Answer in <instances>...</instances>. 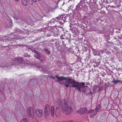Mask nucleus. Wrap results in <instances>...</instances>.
I'll list each match as a JSON object with an SVG mask.
<instances>
[{
    "label": "nucleus",
    "instance_id": "nucleus-35",
    "mask_svg": "<svg viewBox=\"0 0 122 122\" xmlns=\"http://www.w3.org/2000/svg\"><path fill=\"white\" fill-rule=\"evenodd\" d=\"M14 18L15 19H16V20H19V19H20V18L19 17H17V16L15 17H14Z\"/></svg>",
    "mask_w": 122,
    "mask_h": 122
},
{
    "label": "nucleus",
    "instance_id": "nucleus-25",
    "mask_svg": "<svg viewBox=\"0 0 122 122\" xmlns=\"http://www.w3.org/2000/svg\"><path fill=\"white\" fill-rule=\"evenodd\" d=\"M4 88V85L2 84H0V90L2 91Z\"/></svg>",
    "mask_w": 122,
    "mask_h": 122
},
{
    "label": "nucleus",
    "instance_id": "nucleus-21",
    "mask_svg": "<svg viewBox=\"0 0 122 122\" xmlns=\"http://www.w3.org/2000/svg\"><path fill=\"white\" fill-rule=\"evenodd\" d=\"M64 16H65L64 18L63 17V21L64 22H65L66 21H67L66 20L67 19V17L68 18H70V17H69V16H65V15H64Z\"/></svg>",
    "mask_w": 122,
    "mask_h": 122
},
{
    "label": "nucleus",
    "instance_id": "nucleus-44",
    "mask_svg": "<svg viewBox=\"0 0 122 122\" xmlns=\"http://www.w3.org/2000/svg\"><path fill=\"white\" fill-rule=\"evenodd\" d=\"M52 78H53V79H55V77H53H53H52Z\"/></svg>",
    "mask_w": 122,
    "mask_h": 122
},
{
    "label": "nucleus",
    "instance_id": "nucleus-28",
    "mask_svg": "<svg viewBox=\"0 0 122 122\" xmlns=\"http://www.w3.org/2000/svg\"><path fill=\"white\" fill-rule=\"evenodd\" d=\"M51 34L53 36H57V34H56L55 32H54L53 31L51 32Z\"/></svg>",
    "mask_w": 122,
    "mask_h": 122
},
{
    "label": "nucleus",
    "instance_id": "nucleus-3",
    "mask_svg": "<svg viewBox=\"0 0 122 122\" xmlns=\"http://www.w3.org/2000/svg\"><path fill=\"white\" fill-rule=\"evenodd\" d=\"M27 112L28 116L33 118L34 117L35 113L33 108L31 107H29L27 109Z\"/></svg>",
    "mask_w": 122,
    "mask_h": 122
},
{
    "label": "nucleus",
    "instance_id": "nucleus-13",
    "mask_svg": "<svg viewBox=\"0 0 122 122\" xmlns=\"http://www.w3.org/2000/svg\"><path fill=\"white\" fill-rule=\"evenodd\" d=\"M112 82L114 84H116L118 83L120 84H122V81L119 80H116L114 79L112 81Z\"/></svg>",
    "mask_w": 122,
    "mask_h": 122
},
{
    "label": "nucleus",
    "instance_id": "nucleus-18",
    "mask_svg": "<svg viewBox=\"0 0 122 122\" xmlns=\"http://www.w3.org/2000/svg\"><path fill=\"white\" fill-rule=\"evenodd\" d=\"M22 4L25 6L27 5V3L26 0H21Z\"/></svg>",
    "mask_w": 122,
    "mask_h": 122
},
{
    "label": "nucleus",
    "instance_id": "nucleus-2",
    "mask_svg": "<svg viewBox=\"0 0 122 122\" xmlns=\"http://www.w3.org/2000/svg\"><path fill=\"white\" fill-rule=\"evenodd\" d=\"M61 105L62 112H66V115H69L72 112V107L73 106L72 102L67 101L66 102L65 99H63L61 100Z\"/></svg>",
    "mask_w": 122,
    "mask_h": 122
},
{
    "label": "nucleus",
    "instance_id": "nucleus-36",
    "mask_svg": "<svg viewBox=\"0 0 122 122\" xmlns=\"http://www.w3.org/2000/svg\"><path fill=\"white\" fill-rule=\"evenodd\" d=\"M34 81V79H31L30 80V83H31V84H32V81L33 82Z\"/></svg>",
    "mask_w": 122,
    "mask_h": 122
},
{
    "label": "nucleus",
    "instance_id": "nucleus-12",
    "mask_svg": "<svg viewBox=\"0 0 122 122\" xmlns=\"http://www.w3.org/2000/svg\"><path fill=\"white\" fill-rule=\"evenodd\" d=\"M98 86L96 85H94L93 87V91L95 92H98V91H100V89H98Z\"/></svg>",
    "mask_w": 122,
    "mask_h": 122
},
{
    "label": "nucleus",
    "instance_id": "nucleus-1",
    "mask_svg": "<svg viewBox=\"0 0 122 122\" xmlns=\"http://www.w3.org/2000/svg\"><path fill=\"white\" fill-rule=\"evenodd\" d=\"M55 77L58 79L59 81H64V85L66 87H69L71 84V86L75 88L79 92H81L83 91V89L84 88V86L85 83L84 82L80 83L76 81L75 80L73 79L71 77H65L63 76H55Z\"/></svg>",
    "mask_w": 122,
    "mask_h": 122
},
{
    "label": "nucleus",
    "instance_id": "nucleus-24",
    "mask_svg": "<svg viewBox=\"0 0 122 122\" xmlns=\"http://www.w3.org/2000/svg\"><path fill=\"white\" fill-rule=\"evenodd\" d=\"M25 57H27L28 58L30 57V54H28V53H25L23 55Z\"/></svg>",
    "mask_w": 122,
    "mask_h": 122
},
{
    "label": "nucleus",
    "instance_id": "nucleus-20",
    "mask_svg": "<svg viewBox=\"0 0 122 122\" xmlns=\"http://www.w3.org/2000/svg\"><path fill=\"white\" fill-rule=\"evenodd\" d=\"M64 17V16L63 15H61L60 16H59V17H57L56 18H58L57 19L58 21V20H63V19Z\"/></svg>",
    "mask_w": 122,
    "mask_h": 122
},
{
    "label": "nucleus",
    "instance_id": "nucleus-37",
    "mask_svg": "<svg viewBox=\"0 0 122 122\" xmlns=\"http://www.w3.org/2000/svg\"><path fill=\"white\" fill-rule=\"evenodd\" d=\"M58 6L57 4L56 5V6H55V9H56L58 8Z\"/></svg>",
    "mask_w": 122,
    "mask_h": 122
},
{
    "label": "nucleus",
    "instance_id": "nucleus-40",
    "mask_svg": "<svg viewBox=\"0 0 122 122\" xmlns=\"http://www.w3.org/2000/svg\"><path fill=\"white\" fill-rule=\"evenodd\" d=\"M25 22L26 24H30L28 21H25Z\"/></svg>",
    "mask_w": 122,
    "mask_h": 122
},
{
    "label": "nucleus",
    "instance_id": "nucleus-14",
    "mask_svg": "<svg viewBox=\"0 0 122 122\" xmlns=\"http://www.w3.org/2000/svg\"><path fill=\"white\" fill-rule=\"evenodd\" d=\"M51 115L52 116H53L54 115V107L52 106L51 108Z\"/></svg>",
    "mask_w": 122,
    "mask_h": 122
},
{
    "label": "nucleus",
    "instance_id": "nucleus-15",
    "mask_svg": "<svg viewBox=\"0 0 122 122\" xmlns=\"http://www.w3.org/2000/svg\"><path fill=\"white\" fill-rule=\"evenodd\" d=\"M58 18H56L55 19H53L51 20V22L53 23H56L58 24V23H59L60 22V21H59L58 22Z\"/></svg>",
    "mask_w": 122,
    "mask_h": 122
},
{
    "label": "nucleus",
    "instance_id": "nucleus-27",
    "mask_svg": "<svg viewBox=\"0 0 122 122\" xmlns=\"http://www.w3.org/2000/svg\"><path fill=\"white\" fill-rule=\"evenodd\" d=\"M118 6H116V5H108L107 6L108 8L109 7H111L112 8H115V7H118Z\"/></svg>",
    "mask_w": 122,
    "mask_h": 122
},
{
    "label": "nucleus",
    "instance_id": "nucleus-41",
    "mask_svg": "<svg viewBox=\"0 0 122 122\" xmlns=\"http://www.w3.org/2000/svg\"><path fill=\"white\" fill-rule=\"evenodd\" d=\"M17 46H23V45H20V44H18V45H17Z\"/></svg>",
    "mask_w": 122,
    "mask_h": 122
},
{
    "label": "nucleus",
    "instance_id": "nucleus-34",
    "mask_svg": "<svg viewBox=\"0 0 122 122\" xmlns=\"http://www.w3.org/2000/svg\"><path fill=\"white\" fill-rule=\"evenodd\" d=\"M2 8V6L1 2V0H0V10H1Z\"/></svg>",
    "mask_w": 122,
    "mask_h": 122
},
{
    "label": "nucleus",
    "instance_id": "nucleus-33",
    "mask_svg": "<svg viewBox=\"0 0 122 122\" xmlns=\"http://www.w3.org/2000/svg\"><path fill=\"white\" fill-rule=\"evenodd\" d=\"M86 3H91V0H86Z\"/></svg>",
    "mask_w": 122,
    "mask_h": 122
},
{
    "label": "nucleus",
    "instance_id": "nucleus-11",
    "mask_svg": "<svg viewBox=\"0 0 122 122\" xmlns=\"http://www.w3.org/2000/svg\"><path fill=\"white\" fill-rule=\"evenodd\" d=\"M101 51V50H93V53L95 56H99Z\"/></svg>",
    "mask_w": 122,
    "mask_h": 122
},
{
    "label": "nucleus",
    "instance_id": "nucleus-51",
    "mask_svg": "<svg viewBox=\"0 0 122 122\" xmlns=\"http://www.w3.org/2000/svg\"><path fill=\"white\" fill-rule=\"evenodd\" d=\"M39 1H40L41 0H38Z\"/></svg>",
    "mask_w": 122,
    "mask_h": 122
},
{
    "label": "nucleus",
    "instance_id": "nucleus-52",
    "mask_svg": "<svg viewBox=\"0 0 122 122\" xmlns=\"http://www.w3.org/2000/svg\"><path fill=\"white\" fill-rule=\"evenodd\" d=\"M22 38H24V37H23Z\"/></svg>",
    "mask_w": 122,
    "mask_h": 122
},
{
    "label": "nucleus",
    "instance_id": "nucleus-22",
    "mask_svg": "<svg viewBox=\"0 0 122 122\" xmlns=\"http://www.w3.org/2000/svg\"><path fill=\"white\" fill-rule=\"evenodd\" d=\"M97 112H95L94 114L91 113L90 114V116L91 118H93L97 114Z\"/></svg>",
    "mask_w": 122,
    "mask_h": 122
},
{
    "label": "nucleus",
    "instance_id": "nucleus-17",
    "mask_svg": "<svg viewBox=\"0 0 122 122\" xmlns=\"http://www.w3.org/2000/svg\"><path fill=\"white\" fill-rule=\"evenodd\" d=\"M101 106L100 105L98 104L96 107L95 109V111L97 112L98 111H99V110L100 109Z\"/></svg>",
    "mask_w": 122,
    "mask_h": 122
},
{
    "label": "nucleus",
    "instance_id": "nucleus-8",
    "mask_svg": "<svg viewBox=\"0 0 122 122\" xmlns=\"http://www.w3.org/2000/svg\"><path fill=\"white\" fill-rule=\"evenodd\" d=\"M32 52L35 53L34 54V56L35 57L38 59H40L41 57L40 53L39 52L35 50H33Z\"/></svg>",
    "mask_w": 122,
    "mask_h": 122
},
{
    "label": "nucleus",
    "instance_id": "nucleus-39",
    "mask_svg": "<svg viewBox=\"0 0 122 122\" xmlns=\"http://www.w3.org/2000/svg\"><path fill=\"white\" fill-rule=\"evenodd\" d=\"M104 1H105L104 2L106 3V4H107L108 3V1L107 0H106V1H105V0H104Z\"/></svg>",
    "mask_w": 122,
    "mask_h": 122
},
{
    "label": "nucleus",
    "instance_id": "nucleus-48",
    "mask_svg": "<svg viewBox=\"0 0 122 122\" xmlns=\"http://www.w3.org/2000/svg\"><path fill=\"white\" fill-rule=\"evenodd\" d=\"M16 0V1H19V0Z\"/></svg>",
    "mask_w": 122,
    "mask_h": 122
},
{
    "label": "nucleus",
    "instance_id": "nucleus-5",
    "mask_svg": "<svg viewBox=\"0 0 122 122\" xmlns=\"http://www.w3.org/2000/svg\"><path fill=\"white\" fill-rule=\"evenodd\" d=\"M23 59L21 57H18L14 60L15 64L20 65L23 62Z\"/></svg>",
    "mask_w": 122,
    "mask_h": 122
},
{
    "label": "nucleus",
    "instance_id": "nucleus-16",
    "mask_svg": "<svg viewBox=\"0 0 122 122\" xmlns=\"http://www.w3.org/2000/svg\"><path fill=\"white\" fill-rule=\"evenodd\" d=\"M10 67V66L7 65H5V66H1V67L5 70H7L8 68H9Z\"/></svg>",
    "mask_w": 122,
    "mask_h": 122
},
{
    "label": "nucleus",
    "instance_id": "nucleus-19",
    "mask_svg": "<svg viewBox=\"0 0 122 122\" xmlns=\"http://www.w3.org/2000/svg\"><path fill=\"white\" fill-rule=\"evenodd\" d=\"M31 1H29V3L31 5H32L33 4V2H36L37 1V0H30Z\"/></svg>",
    "mask_w": 122,
    "mask_h": 122
},
{
    "label": "nucleus",
    "instance_id": "nucleus-53",
    "mask_svg": "<svg viewBox=\"0 0 122 122\" xmlns=\"http://www.w3.org/2000/svg\"><path fill=\"white\" fill-rule=\"evenodd\" d=\"M86 17L85 16V18Z\"/></svg>",
    "mask_w": 122,
    "mask_h": 122
},
{
    "label": "nucleus",
    "instance_id": "nucleus-10",
    "mask_svg": "<svg viewBox=\"0 0 122 122\" xmlns=\"http://www.w3.org/2000/svg\"><path fill=\"white\" fill-rule=\"evenodd\" d=\"M60 115V109L59 107H56L55 111V115L57 118L59 117Z\"/></svg>",
    "mask_w": 122,
    "mask_h": 122
},
{
    "label": "nucleus",
    "instance_id": "nucleus-30",
    "mask_svg": "<svg viewBox=\"0 0 122 122\" xmlns=\"http://www.w3.org/2000/svg\"><path fill=\"white\" fill-rule=\"evenodd\" d=\"M60 99L57 98L56 100V102L57 103V104H58L60 103Z\"/></svg>",
    "mask_w": 122,
    "mask_h": 122
},
{
    "label": "nucleus",
    "instance_id": "nucleus-9",
    "mask_svg": "<svg viewBox=\"0 0 122 122\" xmlns=\"http://www.w3.org/2000/svg\"><path fill=\"white\" fill-rule=\"evenodd\" d=\"M36 115L39 117H41L43 115L42 111L41 109H36Z\"/></svg>",
    "mask_w": 122,
    "mask_h": 122
},
{
    "label": "nucleus",
    "instance_id": "nucleus-46",
    "mask_svg": "<svg viewBox=\"0 0 122 122\" xmlns=\"http://www.w3.org/2000/svg\"><path fill=\"white\" fill-rule=\"evenodd\" d=\"M62 122H68V121H65Z\"/></svg>",
    "mask_w": 122,
    "mask_h": 122
},
{
    "label": "nucleus",
    "instance_id": "nucleus-4",
    "mask_svg": "<svg viewBox=\"0 0 122 122\" xmlns=\"http://www.w3.org/2000/svg\"><path fill=\"white\" fill-rule=\"evenodd\" d=\"M85 3V0H81L78 5L76 6V8L82 9H85L86 7V5L84 4Z\"/></svg>",
    "mask_w": 122,
    "mask_h": 122
},
{
    "label": "nucleus",
    "instance_id": "nucleus-50",
    "mask_svg": "<svg viewBox=\"0 0 122 122\" xmlns=\"http://www.w3.org/2000/svg\"><path fill=\"white\" fill-rule=\"evenodd\" d=\"M57 46H59V44H57Z\"/></svg>",
    "mask_w": 122,
    "mask_h": 122
},
{
    "label": "nucleus",
    "instance_id": "nucleus-6",
    "mask_svg": "<svg viewBox=\"0 0 122 122\" xmlns=\"http://www.w3.org/2000/svg\"><path fill=\"white\" fill-rule=\"evenodd\" d=\"M50 110L49 105L48 104H46L45 107L44 112L46 116L49 115L50 113Z\"/></svg>",
    "mask_w": 122,
    "mask_h": 122
},
{
    "label": "nucleus",
    "instance_id": "nucleus-47",
    "mask_svg": "<svg viewBox=\"0 0 122 122\" xmlns=\"http://www.w3.org/2000/svg\"><path fill=\"white\" fill-rule=\"evenodd\" d=\"M101 51H101V52H102V53H103V51H102V50H101Z\"/></svg>",
    "mask_w": 122,
    "mask_h": 122
},
{
    "label": "nucleus",
    "instance_id": "nucleus-26",
    "mask_svg": "<svg viewBox=\"0 0 122 122\" xmlns=\"http://www.w3.org/2000/svg\"><path fill=\"white\" fill-rule=\"evenodd\" d=\"M20 122H28V121L26 118H24L22 119Z\"/></svg>",
    "mask_w": 122,
    "mask_h": 122
},
{
    "label": "nucleus",
    "instance_id": "nucleus-23",
    "mask_svg": "<svg viewBox=\"0 0 122 122\" xmlns=\"http://www.w3.org/2000/svg\"><path fill=\"white\" fill-rule=\"evenodd\" d=\"M46 52V53L48 55H49L50 54V51L47 49H45L44 50Z\"/></svg>",
    "mask_w": 122,
    "mask_h": 122
},
{
    "label": "nucleus",
    "instance_id": "nucleus-45",
    "mask_svg": "<svg viewBox=\"0 0 122 122\" xmlns=\"http://www.w3.org/2000/svg\"><path fill=\"white\" fill-rule=\"evenodd\" d=\"M57 44V42H55V44Z\"/></svg>",
    "mask_w": 122,
    "mask_h": 122
},
{
    "label": "nucleus",
    "instance_id": "nucleus-49",
    "mask_svg": "<svg viewBox=\"0 0 122 122\" xmlns=\"http://www.w3.org/2000/svg\"><path fill=\"white\" fill-rule=\"evenodd\" d=\"M20 20H21V21H22V22H23V21H22V20L21 19H20Z\"/></svg>",
    "mask_w": 122,
    "mask_h": 122
},
{
    "label": "nucleus",
    "instance_id": "nucleus-42",
    "mask_svg": "<svg viewBox=\"0 0 122 122\" xmlns=\"http://www.w3.org/2000/svg\"><path fill=\"white\" fill-rule=\"evenodd\" d=\"M56 48L57 49H58L59 48V47H58V46H57L56 47Z\"/></svg>",
    "mask_w": 122,
    "mask_h": 122
},
{
    "label": "nucleus",
    "instance_id": "nucleus-43",
    "mask_svg": "<svg viewBox=\"0 0 122 122\" xmlns=\"http://www.w3.org/2000/svg\"><path fill=\"white\" fill-rule=\"evenodd\" d=\"M78 10L77 9H75V11H76V10Z\"/></svg>",
    "mask_w": 122,
    "mask_h": 122
},
{
    "label": "nucleus",
    "instance_id": "nucleus-29",
    "mask_svg": "<svg viewBox=\"0 0 122 122\" xmlns=\"http://www.w3.org/2000/svg\"><path fill=\"white\" fill-rule=\"evenodd\" d=\"M105 32V31L104 30H100L98 31V33L101 34H104Z\"/></svg>",
    "mask_w": 122,
    "mask_h": 122
},
{
    "label": "nucleus",
    "instance_id": "nucleus-31",
    "mask_svg": "<svg viewBox=\"0 0 122 122\" xmlns=\"http://www.w3.org/2000/svg\"><path fill=\"white\" fill-rule=\"evenodd\" d=\"M94 111V110H90L88 111V113H91L92 114L93 112Z\"/></svg>",
    "mask_w": 122,
    "mask_h": 122
},
{
    "label": "nucleus",
    "instance_id": "nucleus-7",
    "mask_svg": "<svg viewBox=\"0 0 122 122\" xmlns=\"http://www.w3.org/2000/svg\"><path fill=\"white\" fill-rule=\"evenodd\" d=\"M87 108L86 107L81 108L77 111L76 112L78 113L83 114L87 112Z\"/></svg>",
    "mask_w": 122,
    "mask_h": 122
},
{
    "label": "nucleus",
    "instance_id": "nucleus-32",
    "mask_svg": "<svg viewBox=\"0 0 122 122\" xmlns=\"http://www.w3.org/2000/svg\"><path fill=\"white\" fill-rule=\"evenodd\" d=\"M41 70L42 72L44 73H46V71H45V70L44 69V68H41Z\"/></svg>",
    "mask_w": 122,
    "mask_h": 122
},
{
    "label": "nucleus",
    "instance_id": "nucleus-38",
    "mask_svg": "<svg viewBox=\"0 0 122 122\" xmlns=\"http://www.w3.org/2000/svg\"><path fill=\"white\" fill-rule=\"evenodd\" d=\"M9 39L8 37V38H6L5 39H4L5 41H7Z\"/></svg>",
    "mask_w": 122,
    "mask_h": 122
}]
</instances>
